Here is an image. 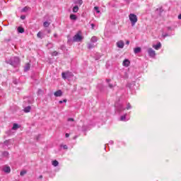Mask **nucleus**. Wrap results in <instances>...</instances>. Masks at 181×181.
Instances as JSON below:
<instances>
[{
    "label": "nucleus",
    "instance_id": "nucleus-1",
    "mask_svg": "<svg viewBox=\"0 0 181 181\" xmlns=\"http://www.w3.org/2000/svg\"><path fill=\"white\" fill-rule=\"evenodd\" d=\"M6 63H7V64H11L13 67H18V66L21 64V60L18 57H12L10 59L6 60Z\"/></svg>",
    "mask_w": 181,
    "mask_h": 181
},
{
    "label": "nucleus",
    "instance_id": "nucleus-2",
    "mask_svg": "<svg viewBox=\"0 0 181 181\" xmlns=\"http://www.w3.org/2000/svg\"><path fill=\"white\" fill-rule=\"evenodd\" d=\"M129 19L132 23V26H135V23H136V22H138V17L136 16V15H135L134 13L129 14Z\"/></svg>",
    "mask_w": 181,
    "mask_h": 181
},
{
    "label": "nucleus",
    "instance_id": "nucleus-3",
    "mask_svg": "<svg viewBox=\"0 0 181 181\" xmlns=\"http://www.w3.org/2000/svg\"><path fill=\"white\" fill-rule=\"evenodd\" d=\"M62 76L64 80H70V78H72L74 75H73V73L66 71V72H62Z\"/></svg>",
    "mask_w": 181,
    "mask_h": 181
},
{
    "label": "nucleus",
    "instance_id": "nucleus-4",
    "mask_svg": "<svg viewBox=\"0 0 181 181\" xmlns=\"http://www.w3.org/2000/svg\"><path fill=\"white\" fill-rule=\"evenodd\" d=\"M83 36H81V31H78L73 37V42H81Z\"/></svg>",
    "mask_w": 181,
    "mask_h": 181
},
{
    "label": "nucleus",
    "instance_id": "nucleus-5",
    "mask_svg": "<svg viewBox=\"0 0 181 181\" xmlns=\"http://www.w3.org/2000/svg\"><path fill=\"white\" fill-rule=\"evenodd\" d=\"M115 107L117 112H122V111H125L124 107L121 104L115 103Z\"/></svg>",
    "mask_w": 181,
    "mask_h": 181
},
{
    "label": "nucleus",
    "instance_id": "nucleus-6",
    "mask_svg": "<svg viewBox=\"0 0 181 181\" xmlns=\"http://www.w3.org/2000/svg\"><path fill=\"white\" fill-rule=\"evenodd\" d=\"M147 52H148V56H149L150 57L153 58V57H155V56H156V52L155 50H153V49H152V48H148V49H147Z\"/></svg>",
    "mask_w": 181,
    "mask_h": 181
},
{
    "label": "nucleus",
    "instance_id": "nucleus-7",
    "mask_svg": "<svg viewBox=\"0 0 181 181\" xmlns=\"http://www.w3.org/2000/svg\"><path fill=\"white\" fill-rule=\"evenodd\" d=\"M3 171L4 173H11V167L8 165H4L3 167Z\"/></svg>",
    "mask_w": 181,
    "mask_h": 181
},
{
    "label": "nucleus",
    "instance_id": "nucleus-8",
    "mask_svg": "<svg viewBox=\"0 0 181 181\" xmlns=\"http://www.w3.org/2000/svg\"><path fill=\"white\" fill-rule=\"evenodd\" d=\"M117 46L119 47V49H124V41L119 40L117 42Z\"/></svg>",
    "mask_w": 181,
    "mask_h": 181
},
{
    "label": "nucleus",
    "instance_id": "nucleus-9",
    "mask_svg": "<svg viewBox=\"0 0 181 181\" xmlns=\"http://www.w3.org/2000/svg\"><path fill=\"white\" fill-rule=\"evenodd\" d=\"M54 95L55 97H62L63 95V92L62 91V90H58L54 92Z\"/></svg>",
    "mask_w": 181,
    "mask_h": 181
},
{
    "label": "nucleus",
    "instance_id": "nucleus-10",
    "mask_svg": "<svg viewBox=\"0 0 181 181\" xmlns=\"http://www.w3.org/2000/svg\"><path fill=\"white\" fill-rule=\"evenodd\" d=\"M97 45H94V42H88V49H94V47H96Z\"/></svg>",
    "mask_w": 181,
    "mask_h": 181
},
{
    "label": "nucleus",
    "instance_id": "nucleus-11",
    "mask_svg": "<svg viewBox=\"0 0 181 181\" xmlns=\"http://www.w3.org/2000/svg\"><path fill=\"white\" fill-rule=\"evenodd\" d=\"M90 42L92 43H97V42H98V37H97L96 36H93L91 38H90Z\"/></svg>",
    "mask_w": 181,
    "mask_h": 181
},
{
    "label": "nucleus",
    "instance_id": "nucleus-12",
    "mask_svg": "<svg viewBox=\"0 0 181 181\" xmlns=\"http://www.w3.org/2000/svg\"><path fill=\"white\" fill-rule=\"evenodd\" d=\"M153 47L156 50H159V49H160V47H162V45L160 44V42H158L157 45H153Z\"/></svg>",
    "mask_w": 181,
    "mask_h": 181
},
{
    "label": "nucleus",
    "instance_id": "nucleus-13",
    "mask_svg": "<svg viewBox=\"0 0 181 181\" xmlns=\"http://www.w3.org/2000/svg\"><path fill=\"white\" fill-rule=\"evenodd\" d=\"M30 70V64L27 63L24 66V71H29Z\"/></svg>",
    "mask_w": 181,
    "mask_h": 181
},
{
    "label": "nucleus",
    "instance_id": "nucleus-14",
    "mask_svg": "<svg viewBox=\"0 0 181 181\" xmlns=\"http://www.w3.org/2000/svg\"><path fill=\"white\" fill-rule=\"evenodd\" d=\"M130 64L131 62L128 59H124L123 62V66H124V67H128Z\"/></svg>",
    "mask_w": 181,
    "mask_h": 181
},
{
    "label": "nucleus",
    "instance_id": "nucleus-15",
    "mask_svg": "<svg viewBox=\"0 0 181 181\" xmlns=\"http://www.w3.org/2000/svg\"><path fill=\"white\" fill-rule=\"evenodd\" d=\"M71 21H77V16L75 14H71L69 16Z\"/></svg>",
    "mask_w": 181,
    "mask_h": 181
},
{
    "label": "nucleus",
    "instance_id": "nucleus-16",
    "mask_svg": "<svg viewBox=\"0 0 181 181\" xmlns=\"http://www.w3.org/2000/svg\"><path fill=\"white\" fill-rule=\"evenodd\" d=\"M30 110H32V107L30 106H27L24 108L23 111L24 112H30Z\"/></svg>",
    "mask_w": 181,
    "mask_h": 181
},
{
    "label": "nucleus",
    "instance_id": "nucleus-17",
    "mask_svg": "<svg viewBox=\"0 0 181 181\" xmlns=\"http://www.w3.org/2000/svg\"><path fill=\"white\" fill-rule=\"evenodd\" d=\"M135 54H138V53H141V47H138L134 48Z\"/></svg>",
    "mask_w": 181,
    "mask_h": 181
},
{
    "label": "nucleus",
    "instance_id": "nucleus-18",
    "mask_svg": "<svg viewBox=\"0 0 181 181\" xmlns=\"http://www.w3.org/2000/svg\"><path fill=\"white\" fill-rule=\"evenodd\" d=\"M18 128H19V125H18V124L14 123V124H13L12 129H13V131H16V129H18Z\"/></svg>",
    "mask_w": 181,
    "mask_h": 181
},
{
    "label": "nucleus",
    "instance_id": "nucleus-19",
    "mask_svg": "<svg viewBox=\"0 0 181 181\" xmlns=\"http://www.w3.org/2000/svg\"><path fill=\"white\" fill-rule=\"evenodd\" d=\"M120 121H128V119H127V114L120 117Z\"/></svg>",
    "mask_w": 181,
    "mask_h": 181
},
{
    "label": "nucleus",
    "instance_id": "nucleus-20",
    "mask_svg": "<svg viewBox=\"0 0 181 181\" xmlns=\"http://www.w3.org/2000/svg\"><path fill=\"white\" fill-rule=\"evenodd\" d=\"M28 11H30V8L28 6H25L21 10V12H28Z\"/></svg>",
    "mask_w": 181,
    "mask_h": 181
},
{
    "label": "nucleus",
    "instance_id": "nucleus-21",
    "mask_svg": "<svg viewBox=\"0 0 181 181\" xmlns=\"http://www.w3.org/2000/svg\"><path fill=\"white\" fill-rule=\"evenodd\" d=\"M72 11H73V12H74V13H76V12H78V6H74Z\"/></svg>",
    "mask_w": 181,
    "mask_h": 181
},
{
    "label": "nucleus",
    "instance_id": "nucleus-22",
    "mask_svg": "<svg viewBox=\"0 0 181 181\" xmlns=\"http://www.w3.org/2000/svg\"><path fill=\"white\" fill-rule=\"evenodd\" d=\"M18 32L19 33H23V32H25V29L23 28H22V27H18Z\"/></svg>",
    "mask_w": 181,
    "mask_h": 181
},
{
    "label": "nucleus",
    "instance_id": "nucleus-23",
    "mask_svg": "<svg viewBox=\"0 0 181 181\" xmlns=\"http://www.w3.org/2000/svg\"><path fill=\"white\" fill-rule=\"evenodd\" d=\"M43 26H44L45 28H49V26H50V23H49V22H47V21H45V22H44V23H43Z\"/></svg>",
    "mask_w": 181,
    "mask_h": 181
},
{
    "label": "nucleus",
    "instance_id": "nucleus-24",
    "mask_svg": "<svg viewBox=\"0 0 181 181\" xmlns=\"http://www.w3.org/2000/svg\"><path fill=\"white\" fill-rule=\"evenodd\" d=\"M37 37H39L40 39H43V34L42 33V32H39L37 34Z\"/></svg>",
    "mask_w": 181,
    "mask_h": 181
},
{
    "label": "nucleus",
    "instance_id": "nucleus-25",
    "mask_svg": "<svg viewBox=\"0 0 181 181\" xmlns=\"http://www.w3.org/2000/svg\"><path fill=\"white\" fill-rule=\"evenodd\" d=\"M52 165L56 167V166H59V161L54 160L52 161Z\"/></svg>",
    "mask_w": 181,
    "mask_h": 181
},
{
    "label": "nucleus",
    "instance_id": "nucleus-26",
    "mask_svg": "<svg viewBox=\"0 0 181 181\" xmlns=\"http://www.w3.org/2000/svg\"><path fill=\"white\" fill-rule=\"evenodd\" d=\"M3 156L8 158L9 156V153L8 151L3 152Z\"/></svg>",
    "mask_w": 181,
    "mask_h": 181
},
{
    "label": "nucleus",
    "instance_id": "nucleus-27",
    "mask_svg": "<svg viewBox=\"0 0 181 181\" xmlns=\"http://www.w3.org/2000/svg\"><path fill=\"white\" fill-rule=\"evenodd\" d=\"M47 47H48V49H52L53 47V44H52L51 42L48 43L47 45Z\"/></svg>",
    "mask_w": 181,
    "mask_h": 181
},
{
    "label": "nucleus",
    "instance_id": "nucleus-28",
    "mask_svg": "<svg viewBox=\"0 0 181 181\" xmlns=\"http://www.w3.org/2000/svg\"><path fill=\"white\" fill-rule=\"evenodd\" d=\"M94 10L96 11L97 13H100V8L98 6H95Z\"/></svg>",
    "mask_w": 181,
    "mask_h": 181
},
{
    "label": "nucleus",
    "instance_id": "nucleus-29",
    "mask_svg": "<svg viewBox=\"0 0 181 181\" xmlns=\"http://www.w3.org/2000/svg\"><path fill=\"white\" fill-rule=\"evenodd\" d=\"M131 108H132L131 104L130 103H127V104L126 110H131Z\"/></svg>",
    "mask_w": 181,
    "mask_h": 181
},
{
    "label": "nucleus",
    "instance_id": "nucleus-30",
    "mask_svg": "<svg viewBox=\"0 0 181 181\" xmlns=\"http://www.w3.org/2000/svg\"><path fill=\"white\" fill-rule=\"evenodd\" d=\"M57 54H59V52H57V51H54L53 52H52V56H57Z\"/></svg>",
    "mask_w": 181,
    "mask_h": 181
},
{
    "label": "nucleus",
    "instance_id": "nucleus-31",
    "mask_svg": "<svg viewBox=\"0 0 181 181\" xmlns=\"http://www.w3.org/2000/svg\"><path fill=\"white\" fill-rule=\"evenodd\" d=\"M21 176H23L26 175V170H23L20 173Z\"/></svg>",
    "mask_w": 181,
    "mask_h": 181
},
{
    "label": "nucleus",
    "instance_id": "nucleus-32",
    "mask_svg": "<svg viewBox=\"0 0 181 181\" xmlns=\"http://www.w3.org/2000/svg\"><path fill=\"white\" fill-rule=\"evenodd\" d=\"M78 5H83V0H77Z\"/></svg>",
    "mask_w": 181,
    "mask_h": 181
},
{
    "label": "nucleus",
    "instance_id": "nucleus-33",
    "mask_svg": "<svg viewBox=\"0 0 181 181\" xmlns=\"http://www.w3.org/2000/svg\"><path fill=\"white\" fill-rule=\"evenodd\" d=\"M63 103H67V100H66V99H64V100H59V104H63Z\"/></svg>",
    "mask_w": 181,
    "mask_h": 181
},
{
    "label": "nucleus",
    "instance_id": "nucleus-34",
    "mask_svg": "<svg viewBox=\"0 0 181 181\" xmlns=\"http://www.w3.org/2000/svg\"><path fill=\"white\" fill-rule=\"evenodd\" d=\"M67 121L69 122H74V119H73V118H71V117H69V118H68Z\"/></svg>",
    "mask_w": 181,
    "mask_h": 181
},
{
    "label": "nucleus",
    "instance_id": "nucleus-35",
    "mask_svg": "<svg viewBox=\"0 0 181 181\" xmlns=\"http://www.w3.org/2000/svg\"><path fill=\"white\" fill-rule=\"evenodd\" d=\"M163 37H166L168 36H169V34L166 33V34H162Z\"/></svg>",
    "mask_w": 181,
    "mask_h": 181
},
{
    "label": "nucleus",
    "instance_id": "nucleus-36",
    "mask_svg": "<svg viewBox=\"0 0 181 181\" xmlns=\"http://www.w3.org/2000/svg\"><path fill=\"white\" fill-rule=\"evenodd\" d=\"M21 19H22L23 21H24V19H26V16H21Z\"/></svg>",
    "mask_w": 181,
    "mask_h": 181
},
{
    "label": "nucleus",
    "instance_id": "nucleus-37",
    "mask_svg": "<svg viewBox=\"0 0 181 181\" xmlns=\"http://www.w3.org/2000/svg\"><path fill=\"white\" fill-rule=\"evenodd\" d=\"M64 149H68L67 145L62 146Z\"/></svg>",
    "mask_w": 181,
    "mask_h": 181
},
{
    "label": "nucleus",
    "instance_id": "nucleus-38",
    "mask_svg": "<svg viewBox=\"0 0 181 181\" xmlns=\"http://www.w3.org/2000/svg\"><path fill=\"white\" fill-rule=\"evenodd\" d=\"M109 87H110V88H112L114 87V86L111 83H109Z\"/></svg>",
    "mask_w": 181,
    "mask_h": 181
},
{
    "label": "nucleus",
    "instance_id": "nucleus-39",
    "mask_svg": "<svg viewBox=\"0 0 181 181\" xmlns=\"http://www.w3.org/2000/svg\"><path fill=\"white\" fill-rule=\"evenodd\" d=\"M65 136H66V138H69V136H70V134H69V133H66V134H65Z\"/></svg>",
    "mask_w": 181,
    "mask_h": 181
},
{
    "label": "nucleus",
    "instance_id": "nucleus-40",
    "mask_svg": "<svg viewBox=\"0 0 181 181\" xmlns=\"http://www.w3.org/2000/svg\"><path fill=\"white\" fill-rule=\"evenodd\" d=\"M168 30H172V27H167Z\"/></svg>",
    "mask_w": 181,
    "mask_h": 181
},
{
    "label": "nucleus",
    "instance_id": "nucleus-41",
    "mask_svg": "<svg viewBox=\"0 0 181 181\" xmlns=\"http://www.w3.org/2000/svg\"><path fill=\"white\" fill-rule=\"evenodd\" d=\"M90 26H92V29H94V26H95V25L94 24H90Z\"/></svg>",
    "mask_w": 181,
    "mask_h": 181
},
{
    "label": "nucleus",
    "instance_id": "nucleus-42",
    "mask_svg": "<svg viewBox=\"0 0 181 181\" xmlns=\"http://www.w3.org/2000/svg\"><path fill=\"white\" fill-rule=\"evenodd\" d=\"M39 179H43V175H40Z\"/></svg>",
    "mask_w": 181,
    "mask_h": 181
},
{
    "label": "nucleus",
    "instance_id": "nucleus-43",
    "mask_svg": "<svg viewBox=\"0 0 181 181\" xmlns=\"http://www.w3.org/2000/svg\"><path fill=\"white\" fill-rule=\"evenodd\" d=\"M106 81H107V83H110V81H111V79H106Z\"/></svg>",
    "mask_w": 181,
    "mask_h": 181
},
{
    "label": "nucleus",
    "instance_id": "nucleus-44",
    "mask_svg": "<svg viewBox=\"0 0 181 181\" xmlns=\"http://www.w3.org/2000/svg\"><path fill=\"white\" fill-rule=\"evenodd\" d=\"M178 19H181V14L178 16Z\"/></svg>",
    "mask_w": 181,
    "mask_h": 181
},
{
    "label": "nucleus",
    "instance_id": "nucleus-45",
    "mask_svg": "<svg viewBox=\"0 0 181 181\" xmlns=\"http://www.w3.org/2000/svg\"><path fill=\"white\" fill-rule=\"evenodd\" d=\"M54 37H57V35L56 33L54 34Z\"/></svg>",
    "mask_w": 181,
    "mask_h": 181
},
{
    "label": "nucleus",
    "instance_id": "nucleus-46",
    "mask_svg": "<svg viewBox=\"0 0 181 181\" xmlns=\"http://www.w3.org/2000/svg\"><path fill=\"white\" fill-rule=\"evenodd\" d=\"M126 45H129V41H127Z\"/></svg>",
    "mask_w": 181,
    "mask_h": 181
},
{
    "label": "nucleus",
    "instance_id": "nucleus-47",
    "mask_svg": "<svg viewBox=\"0 0 181 181\" xmlns=\"http://www.w3.org/2000/svg\"><path fill=\"white\" fill-rule=\"evenodd\" d=\"M38 93H42V90L39 89Z\"/></svg>",
    "mask_w": 181,
    "mask_h": 181
},
{
    "label": "nucleus",
    "instance_id": "nucleus-48",
    "mask_svg": "<svg viewBox=\"0 0 181 181\" xmlns=\"http://www.w3.org/2000/svg\"><path fill=\"white\" fill-rule=\"evenodd\" d=\"M29 104H32V100L28 101Z\"/></svg>",
    "mask_w": 181,
    "mask_h": 181
},
{
    "label": "nucleus",
    "instance_id": "nucleus-49",
    "mask_svg": "<svg viewBox=\"0 0 181 181\" xmlns=\"http://www.w3.org/2000/svg\"><path fill=\"white\" fill-rule=\"evenodd\" d=\"M48 33H50V30L48 31Z\"/></svg>",
    "mask_w": 181,
    "mask_h": 181
},
{
    "label": "nucleus",
    "instance_id": "nucleus-50",
    "mask_svg": "<svg viewBox=\"0 0 181 181\" xmlns=\"http://www.w3.org/2000/svg\"><path fill=\"white\" fill-rule=\"evenodd\" d=\"M72 127H74V124H72Z\"/></svg>",
    "mask_w": 181,
    "mask_h": 181
}]
</instances>
